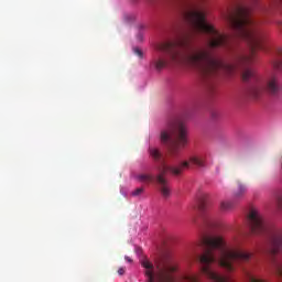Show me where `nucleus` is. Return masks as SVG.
Instances as JSON below:
<instances>
[{
  "label": "nucleus",
  "mask_w": 282,
  "mask_h": 282,
  "mask_svg": "<svg viewBox=\"0 0 282 282\" xmlns=\"http://www.w3.org/2000/svg\"><path fill=\"white\" fill-rule=\"evenodd\" d=\"M184 19L191 30L196 33L208 34V46L213 50L224 47L230 52L232 64L221 62L206 48H193L191 35H183L171 42H163L156 45L160 53L152 61L156 72H162L167 65H185L198 72L209 94L215 91V76L219 74H232L238 67H242L243 83H252L249 94L252 98H259L263 93V86L259 83L257 72L250 65L254 63V56L259 50H265L263 43L265 35L259 29V23L250 18V8L237 6L234 11L225 14V21L232 28L236 36L245 41L249 52L238 51L230 42L228 35L221 34L213 24L206 22V13L199 10H186Z\"/></svg>",
  "instance_id": "nucleus-1"
},
{
  "label": "nucleus",
  "mask_w": 282,
  "mask_h": 282,
  "mask_svg": "<svg viewBox=\"0 0 282 282\" xmlns=\"http://www.w3.org/2000/svg\"><path fill=\"white\" fill-rule=\"evenodd\" d=\"M205 251L199 257L202 263V273L213 282H235L230 278L224 276L213 270L212 263H218L220 268H225L227 272L235 270V263H246L252 259V253H248L241 249H235L226 246V240L221 235H209L203 239ZM249 282H265L248 274Z\"/></svg>",
  "instance_id": "nucleus-2"
},
{
  "label": "nucleus",
  "mask_w": 282,
  "mask_h": 282,
  "mask_svg": "<svg viewBox=\"0 0 282 282\" xmlns=\"http://www.w3.org/2000/svg\"><path fill=\"white\" fill-rule=\"evenodd\" d=\"M160 140L163 147H166L169 155L177 158L188 144L186 126L180 120L169 121L161 131Z\"/></svg>",
  "instance_id": "nucleus-3"
},
{
  "label": "nucleus",
  "mask_w": 282,
  "mask_h": 282,
  "mask_svg": "<svg viewBox=\"0 0 282 282\" xmlns=\"http://www.w3.org/2000/svg\"><path fill=\"white\" fill-rule=\"evenodd\" d=\"M191 166H198V169L206 167V154H194L189 156L188 161L182 162L178 166L169 165V161L162 163L159 167L160 174L156 175V182L159 184V191L164 199L171 197V185L169 181L165 180L164 175L166 173H172V175H182L184 169H191Z\"/></svg>",
  "instance_id": "nucleus-4"
},
{
  "label": "nucleus",
  "mask_w": 282,
  "mask_h": 282,
  "mask_svg": "<svg viewBox=\"0 0 282 282\" xmlns=\"http://www.w3.org/2000/svg\"><path fill=\"white\" fill-rule=\"evenodd\" d=\"M272 66V75L268 78L265 89L271 96H276L279 91H281V84H279V78L276 74H281L282 72V48L279 47L275 51V55L271 62Z\"/></svg>",
  "instance_id": "nucleus-5"
},
{
  "label": "nucleus",
  "mask_w": 282,
  "mask_h": 282,
  "mask_svg": "<svg viewBox=\"0 0 282 282\" xmlns=\"http://www.w3.org/2000/svg\"><path fill=\"white\" fill-rule=\"evenodd\" d=\"M248 224L251 228V232H254L256 235H261V232H267L268 230V225L265 224L263 216L257 209L250 210Z\"/></svg>",
  "instance_id": "nucleus-6"
},
{
  "label": "nucleus",
  "mask_w": 282,
  "mask_h": 282,
  "mask_svg": "<svg viewBox=\"0 0 282 282\" xmlns=\"http://www.w3.org/2000/svg\"><path fill=\"white\" fill-rule=\"evenodd\" d=\"M269 242L271 247V254H278L279 250L282 248V229L271 228L269 229Z\"/></svg>",
  "instance_id": "nucleus-7"
},
{
  "label": "nucleus",
  "mask_w": 282,
  "mask_h": 282,
  "mask_svg": "<svg viewBox=\"0 0 282 282\" xmlns=\"http://www.w3.org/2000/svg\"><path fill=\"white\" fill-rule=\"evenodd\" d=\"M248 192V188L242 183H238V188L234 191V199H242Z\"/></svg>",
  "instance_id": "nucleus-8"
},
{
  "label": "nucleus",
  "mask_w": 282,
  "mask_h": 282,
  "mask_svg": "<svg viewBox=\"0 0 282 282\" xmlns=\"http://www.w3.org/2000/svg\"><path fill=\"white\" fill-rule=\"evenodd\" d=\"M272 265L275 274L282 278V258H272Z\"/></svg>",
  "instance_id": "nucleus-9"
},
{
  "label": "nucleus",
  "mask_w": 282,
  "mask_h": 282,
  "mask_svg": "<svg viewBox=\"0 0 282 282\" xmlns=\"http://www.w3.org/2000/svg\"><path fill=\"white\" fill-rule=\"evenodd\" d=\"M149 154L154 162H160V160H162V152L158 148H149Z\"/></svg>",
  "instance_id": "nucleus-10"
},
{
  "label": "nucleus",
  "mask_w": 282,
  "mask_h": 282,
  "mask_svg": "<svg viewBox=\"0 0 282 282\" xmlns=\"http://www.w3.org/2000/svg\"><path fill=\"white\" fill-rule=\"evenodd\" d=\"M135 180H138V182H143L144 184H149L150 182H153L155 177L151 174H138L135 176Z\"/></svg>",
  "instance_id": "nucleus-11"
},
{
  "label": "nucleus",
  "mask_w": 282,
  "mask_h": 282,
  "mask_svg": "<svg viewBox=\"0 0 282 282\" xmlns=\"http://www.w3.org/2000/svg\"><path fill=\"white\" fill-rule=\"evenodd\" d=\"M235 200H223L220 203V210L228 213V210H232L235 208Z\"/></svg>",
  "instance_id": "nucleus-12"
},
{
  "label": "nucleus",
  "mask_w": 282,
  "mask_h": 282,
  "mask_svg": "<svg viewBox=\"0 0 282 282\" xmlns=\"http://www.w3.org/2000/svg\"><path fill=\"white\" fill-rule=\"evenodd\" d=\"M184 281L187 282H199V276L197 275H185Z\"/></svg>",
  "instance_id": "nucleus-13"
},
{
  "label": "nucleus",
  "mask_w": 282,
  "mask_h": 282,
  "mask_svg": "<svg viewBox=\"0 0 282 282\" xmlns=\"http://www.w3.org/2000/svg\"><path fill=\"white\" fill-rule=\"evenodd\" d=\"M144 193V187H138L137 189H134L131 195L132 197H138L140 195H142Z\"/></svg>",
  "instance_id": "nucleus-14"
},
{
  "label": "nucleus",
  "mask_w": 282,
  "mask_h": 282,
  "mask_svg": "<svg viewBox=\"0 0 282 282\" xmlns=\"http://www.w3.org/2000/svg\"><path fill=\"white\" fill-rule=\"evenodd\" d=\"M133 52L137 56H139V58H142V56H144L142 50H140L139 47L133 48Z\"/></svg>",
  "instance_id": "nucleus-15"
},
{
  "label": "nucleus",
  "mask_w": 282,
  "mask_h": 282,
  "mask_svg": "<svg viewBox=\"0 0 282 282\" xmlns=\"http://www.w3.org/2000/svg\"><path fill=\"white\" fill-rule=\"evenodd\" d=\"M124 272H127V270L124 269V267H121L118 269V274L119 276H122L124 274Z\"/></svg>",
  "instance_id": "nucleus-16"
},
{
  "label": "nucleus",
  "mask_w": 282,
  "mask_h": 282,
  "mask_svg": "<svg viewBox=\"0 0 282 282\" xmlns=\"http://www.w3.org/2000/svg\"><path fill=\"white\" fill-rule=\"evenodd\" d=\"M199 210H200V213H204L206 210V204L205 203H200Z\"/></svg>",
  "instance_id": "nucleus-17"
},
{
  "label": "nucleus",
  "mask_w": 282,
  "mask_h": 282,
  "mask_svg": "<svg viewBox=\"0 0 282 282\" xmlns=\"http://www.w3.org/2000/svg\"><path fill=\"white\" fill-rule=\"evenodd\" d=\"M124 260H126L128 263H133V259H131L129 256H126V257H124Z\"/></svg>",
  "instance_id": "nucleus-18"
},
{
  "label": "nucleus",
  "mask_w": 282,
  "mask_h": 282,
  "mask_svg": "<svg viewBox=\"0 0 282 282\" xmlns=\"http://www.w3.org/2000/svg\"><path fill=\"white\" fill-rule=\"evenodd\" d=\"M204 221H208V218H204Z\"/></svg>",
  "instance_id": "nucleus-19"
}]
</instances>
